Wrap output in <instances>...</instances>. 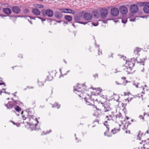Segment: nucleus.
Wrapping results in <instances>:
<instances>
[{"label": "nucleus", "instance_id": "54", "mask_svg": "<svg viewBox=\"0 0 149 149\" xmlns=\"http://www.w3.org/2000/svg\"><path fill=\"white\" fill-rule=\"evenodd\" d=\"M38 5H39L37 4L36 5H35V7H36V6H38Z\"/></svg>", "mask_w": 149, "mask_h": 149}, {"label": "nucleus", "instance_id": "57", "mask_svg": "<svg viewBox=\"0 0 149 149\" xmlns=\"http://www.w3.org/2000/svg\"><path fill=\"white\" fill-rule=\"evenodd\" d=\"M131 124L129 122H128V125H130Z\"/></svg>", "mask_w": 149, "mask_h": 149}, {"label": "nucleus", "instance_id": "12", "mask_svg": "<svg viewBox=\"0 0 149 149\" xmlns=\"http://www.w3.org/2000/svg\"><path fill=\"white\" fill-rule=\"evenodd\" d=\"M92 15L90 13H86L83 15L84 18L86 20H90L92 19Z\"/></svg>", "mask_w": 149, "mask_h": 149}, {"label": "nucleus", "instance_id": "15", "mask_svg": "<svg viewBox=\"0 0 149 149\" xmlns=\"http://www.w3.org/2000/svg\"><path fill=\"white\" fill-rule=\"evenodd\" d=\"M149 4H147L143 8L144 12L146 13H149Z\"/></svg>", "mask_w": 149, "mask_h": 149}, {"label": "nucleus", "instance_id": "39", "mask_svg": "<svg viewBox=\"0 0 149 149\" xmlns=\"http://www.w3.org/2000/svg\"><path fill=\"white\" fill-rule=\"evenodd\" d=\"M122 22L123 23H126V22H127V20H124V19H122Z\"/></svg>", "mask_w": 149, "mask_h": 149}, {"label": "nucleus", "instance_id": "64", "mask_svg": "<svg viewBox=\"0 0 149 149\" xmlns=\"http://www.w3.org/2000/svg\"><path fill=\"white\" fill-rule=\"evenodd\" d=\"M30 88H33V87H31Z\"/></svg>", "mask_w": 149, "mask_h": 149}, {"label": "nucleus", "instance_id": "24", "mask_svg": "<svg viewBox=\"0 0 149 149\" xmlns=\"http://www.w3.org/2000/svg\"><path fill=\"white\" fill-rule=\"evenodd\" d=\"M143 135V133H142L141 131H140L139 132L138 134V135H137V139H141V138L142 136Z\"/></svg>", "mask_w": 149, "mask_h": 149}, {"label": "nucleus", "instance_id": "32", "mask_svg": "<svg viewBox=\"0 0 149 149\" xmlns=\"http://www.w3.org/2000/svg\"><path fill=\"white\" fill-rule=\"evenodd\" d=\"M53 107H57L58 109L60 108V105H59L57 103H55L53 105Z\"/></svg>", "mask_w": 149, "mask_h": 149}, {"label": "nucleus", "instance_id": "23", "mask_svg": "<svg viewBox=\"0 0 149 149\" xmlns=\"http://www.w3.org/2000/svg\"><path fill=\"white\" fill-rule=\"evenodd\" d=\"M120 130V128H119L118 129H117L116 128H114L113 130H112L111 132L113 134H115V133H117Z\"/></svg>", "mask_w": 149, "mask_h": 149}, {"label": "nucleus", "instance_id": "7", "mask_svg": "<svg viewBox=\"0 0 149 149\" xmlns=\"http://www.w3.org/2000/svg\"><path fill=\"white\" fill-rule=\"evenodd\" d=\"M111 15L113 16H117L119 14L118 9L116 8H113L111 9Z\"/></svg>", "mask_w": 149, "mask_h": 149}, {"label": "nucleus", "instance_id": "4", "mask_svg": "<svg viewBox=\"0 0 149 149\" xmlns=\"http://www.w3.org/2000/svg\"><path fill=\"white\" fill-rule=\"evenodd\" d=\"M42 14L44 16H47L49 17H52L54 15L53 11L50 9H47L45 10L44 9L42 10Z\"/></svg>", "mask_w": 149, "mask_h": 149}, {"label": "nucleus", "instance_id": "41", "mask_svg": "<svg viewBox=\"0 0 149 149\" xmlns=\"http://www.w3.org/2000/svg\"><path fill=\"white\" fill-rule=\"evenodd\" d=\"M38 84L40 86H43V84L41 82H39Z\"/></svg>", "mask_w": 149, "mask_h": 149}, {"label": "nucleus", "instance_id": "11", "mask_svg": "<svg viewBox=\"0 0 149 149\" xmlns=\"http://www.w3.org/2000/svg\"><path fill=\"white\" fill-rule=\"evenodd\" d=\"M138 7L137 5H133L130 6V10L132 13H136L138 11Z\"/></svg>", "mask_w": 149, "mask_h": 149}, {"label": "nucleus", "instance_id": "40", "mask_svg": "<svg viewBox=\"0 0 149 149\" xmlns=\"http://www.w3.org/2000/svg\"><path fill=\"white\" fill-rule=\"evenodd\" d=\"M139 118H140L141 119H144V118L141 115H140L139 116Z\"/></svg>", "mask_w": 149, "mask_h": 149}, {"label": "nucleus", "instance_id": "1", "mask_svg": "<svg viewBox=\"0 0 149 149\" xmlns=\"http://www.w3.org/2000/svg\"><path fill=\"white\" fill-rule=\"evenodd\" d=\"M134 58L132 59L130 61H127L126 62V64L127 65L126 69H124L126 72H127L128 73H130V72L132 71V68L134 65L135 63Z\"/></svg>", "mask_w": 149, "mask_h": 149}, {"label": "nucleus", "instance_id": "46", "mask_svg": "<svg viewBox=\"0 0 149 149\" xmlns=\"http://www.w3.org/2000/svg\"><path fill=\"white\" fill-rule=\"evenodd\" d=\"M98 52H99L98 53V54L99 55H100V54H102V52H100L99 50H98Z\"/></svg>", "mask_w": 149, "mask_h": 149}, {"label": "nucleus", "instance_id": "18", "mask_svg": "<svg viewBox=\"0 0 149 149\" xmlns=\"http://www.w3.org/2000/svg\"><path fill=\"white\" fill-rule=\"evenodd\" d=\"M18 17H28V16H18ZM28 17H30L31 19H35V18H38L41 19V20L42 21V22L45 20V19H43L41 17H31L30 16H28Z\"/></svg>", "mask_w": 149, "mask_h": 149}, {"label": "nucleus", "instance_id": "35", "mask_svg": "<svg viewBox=\"0 0 149 149\" xmlns=\"http://www.w3.org/2000/svg\"><path fill=\"white\" fill-rule=\"evenodd\" d=\"M43 5H38V6H36V8H44Z\"/></svg>", "mask_w": 149, "mask_h": 149}, {"label": "nucleus", "instance_id": "59", "mask_svg": "<svg viewBox=\"0 0 149 149\" xmlns=\"http://www.w3.org/2000/svg\"><path fill=\"white\" fill-rule=\"evenodd\" d=\"M23 112H23V111H22V113H21L22 114H23Z\"/></svg>", "mask_w": 149, "mask_h": 149}, {"label": "nucleus", "instance_id": "19", "mask_svg": "<svg viewBox=\"0 0 149 149\" xmlns=\"http://www.w3.org/2000/svg\"><path fill=\"white\" fill-rule=\"evenodd\" d=\"M74 91H76L78 92H81L82 93V90L80 87V85L79 84H78L76 88H75Z\"/></svg>", "mask_w": 149, "mask_h": 149}, {"label": "nucleus", "instance_id": "47", "mask_svg": "<svg viewBox=\"0 0 149 149\" xmlns=\"http://www.w3.org/2000/svg\"><path fill=\"white\" fill-rule=\"evenodd\" d=\"M116 84L117 85H118L121 84H120V83H118L117 81H116Z\"/></svg>", "mask_w": 149, "mask_h": 149}, {"label": "nucleus", "instance_id": "8", "mask_svg": "<svg viewBox=\"0 0 149 149\" xmlns=\"http://www.w3.org/2000/svg\"><path fill=\"white\" fill-rule=\"evenodd\" d=\"M82 18V14H79V15L75 16L74 17V20L76 21L77 22H79V23L84 24H86L87 23V22H79V21Z\"/></svg>", "mask_w": 149, "mask_h": 149}, {"label": "nucleus", "instance_id": "25", "mask_svg": "<svg viewBox=\"0 0 149 149\" xmlns=\"http://www.w3.org/2000/svg\"><path fill=\"white\" fill-rule=\"evenodd\" d=\"M94 15L96 17H98L100 16L99 12L97 11H95L93 12Z\"/></svg>", "mask_w": 149, "mask_h": 149}, {"label": "nucleus", "instance_id": "26", "mask_svg": "<svg viewBox=\"0 0 149 149\" xmlns=\"http://www.w3.org/2000/svg\"><path fill=\"white\" fill-rule=\"evenodd\" d=\"M30 10L28 8H26L23 10V12L24 13L27 14L30 13Z\"/></svg>", "mask_w": 149, "mask_h": 149}, {"label": "nucleus", "instance_id": "63", "mask_svg": "<svg viewBox=\"0 0 149 149\" xmlns=\"http://www.w3.org/2000/svg\"><path fill=\"white\" fill-rule=\"evenodd\" d=\"M131 121H132V122H133V119H132V120H131Z\"/></svg>", "mask_w": 149, "mask_h": 149}, {"label": "nucleus", "instance_id": "22", "mask_svg": "<svg viewBox=\"0 0 149 149\" xmlns=\"http://www.w3.org/2000/svg\"><path fill=\"white\" fill-rule=\"evenodd\" d=\"M65 19L69 22H71L72 21V17L70 15H66L65 16Z\"/></svg>", "mask_w": 149, "mask_h": 149}, {"label": "nucleus", "instance_id": "31", "mask_svg": "<svg viewBox=\"0 0 149 149\" xmlns=\"http://www.w3.org/2000/svg\"><path fill=\"white\" fill-rule=\"evenodd\" d=\"M142 143H145L146 145H149V139H147L146 140H144V141H142Z\"/></svg>", "mask_w": 149, "mask_h": 149}, {"label": "nucleus", "instance_id": "17", "mask_svg": "<svg viewBox=\"0 0 149 149\" xmlns=\"http://www.w3.org/2000/svg\"><path fill=\"white\" fill-rule=\"evenodd\" d=\"M8 109H10L14 107L15 104L14 103L9 102L8 104L5 105Z\"/></svg>", "mask_w": 149, "mask_h": 149}, {"label": "nucleus", "instance_id": "21", "mask_svg": "<svg viewBox=\"0 0 149 149\" xmlns=\"http://www.w3.org/2000/svg\"><path fill=\"white\" fill-rule=\"evenodd\" d=\"M145 145L144 143H142L141 142H140L138 144L139 147L138 148L139 149H149V148H144V146Z\"/></svg>", "mask_w": 149, "mask_h": 149}, {"label": "nucleus", "instance_id": "38", "mask_svg": "<svg viewBox=\"0 0 149 149\" xmlns=\"http://www.w3.org/2000/svg\"><path fill=\"white\" fill-rule=\"evenodd\" d=\"M116 118H120L121 117V114L120 113L117 114L116 115Z\"/></svg>", "mask_w": 149, "mask_h": 149}, {"label": "nucleus", "instance_id": "55", "mask_svg": "<svg viewBox=\"0 0 149 149\" xmlns=\"http://www.w3.org/2000/svg\"><path fill=\"white\" fill-rule=\"evenodd\" d=\"M146 133H148V130H147L146 132Z\"/></svg>", "mask_w": 149, "mask_h": 149}, {"label": "nucleus", "instance_id": "42", "mask_svg": "<svg viewBox=\"0 0 149 149\" xmlns=\"http://www.w3.org/2000/svg\"><path fill=\"white\" fill-rule=\"evenodd\" d=\"M102 21L104 23H107V20H102Z\"/></svg>", "mask_w": 149, "mask_h": 149}, {"label": "nucleus", "instance_id": "45", "mask_svg": "<svg viewBox=\"0 0 149 149\" xmlns=\"http://www.w3.org/2000/svg\"><path fill=\"white\" fill-rule=\"evenodd\" d=\"M94 76L95 78L97 77H98V74H95V75H94Z\"/></svg>", "mask_w": 149, "mask_h": 149}, {"label": "nucleus", "instance_id": "6", "mask_svg": "<svg viewBox=\"0 0 149 149\" xmlns=\"http://www.w3.org/2000/svg\"><path fill=\"white\" fill-rule=\"evenodd\" d=\"M140 62V68L141 71L143 72H145L146 74H147V72L149 71V64L148 65L147 68H146V70H145V68L144 67H143V66L144 65V63L143 61Z\"/></svg>", "mask_w": 149, "mask_h": 149}, {"label": "nucleus", "instance_id": "14", "mask_svg": "<svg viewBox=\"0 0 149 149\" xmlns=\"http://www.w3.org/2000/svg\"><path fill=\"white\" fill-rule=\"evenodd\" d=\"M32 13L36 15H39L40 14V11L38 9L33 8L32 10Z\"/></svg>", "mask_w": 149, "mask_h": 149}, {"label": "nucleus", "instance_id": "48", "mask_svg": "<svg viewBox=\"0 0 149 149\" xmlns=\"http://www.w3.org/2000/svg\"><path fill=\"white\" fill-rule=\"evenodd\" d=\"M135 20V19H130V21H134Z\"/></svg>", "mask_w": 149, "mask_h": 149}, {"label": "nucleus", "instance_id": "53", "mask_svg": "<svg viewBox=\"0 0 149 149\" xmlns=\"http://www.w3.org/2000/svg\"><path fill=\"white\" fill-rule=\"evenodd\" d=\"M0 16H1L2 17H3V16L2 15H0ZM5 16H4V17Z\"/></svg>", "mask_w": 149, "mask_h": 149}, {"label": "nucleus", "instance_id": "20", "mask_svg": "<svg viewBox=\"0 0 149 149\" xmlns=\"http://www.w3.org/2000/svg\"><path fill=\"white\" fill-rule=\"evenodd\" d=\"M85 100L86 102V104L88 105H93V103L92 102H93V101L91 99H86V98H85Z\"/></svg>", "mask_w": 149, "mask_h": 149}, {"label": "nucleus", "instance_id": "62", "mask_svg": "<svg viewBox=\"0 0 149 149\" xmlns=\"http://www.w3.org/2000/svg\"><path fill=\"white\" fill-rule=\"evenodd\" d=\"M145 87H146L147 86H146V85H145Z\"/></svg>", "mask_w": 149, "mask_h": 149}, {"label": "nucleus", "instance_id": "29", "mask_svg": "<svg viewBox=\"0 0 149 149\" xmlns=\"http://www.w3.org/2000/svg\"><path fill=\"white\" fill-rule=\"evenodd\" d=\"M67 11L68 13H71L73 14H74L75 13L74 11L70 9H67Z\"/></svg>", "mask_w": 149, "mask_h": 149}, {"label": "nucleus", "instance_id": "52", "mask_svg": "<svg viewBox=\"0 0 149 149\" xmlns=\"http://www.w3.org/2000/svg\"><path fill=\"white\" fill-rule=\"evenodd\" d=\"M122 78V79H123L124 80L126 79V77H123Z\"/></svg>", "mask_w": 149, "mask_h": 149}, {"label": "nucleus", "instance_id": "43", "mask_svg": "<svg viewBox=\"0 0 149 149\" xmlns=\"http://www.w3.org/2000/svg\"><path fill=\"white\" fill-rule=\"evenodd\" d=\"M95 108H96V110L97 111H99V110L101 111V109H100L99 108H97V106H95Z\"/></svg>", "mask_w": 149, "mask_h": 149}, {"label": "nucleus", "instance_id": "50", "mask_svg": "<svg viewBox=\"0 0 149 149\" xmlns=\"http://www.w3.org/2000/svg\"><path fill=\"white\" fill-rule=\"evenodd\" d=\"M122 128L123 130H125V129H126V127H124V128L123 127Z\"/></svg>", "mask_w": 149, "mask_h": 149}, {"label": "nucleus", "instance_id": "13", "mask_svg": "<svg viewBox=\"0 0 149 149\" xmlns=\"http://www.w3.org/2000/svg\"><path fill=\"white\" fill-rule=\"evenodd\" d=\"M54 17L57 19H60L63 17L62 13L58 11H56L54 13Z\"/></svg>", "mask_w": 149, "mask_h": 149}, {"label": "nucleus", "instance_id": "44", "mask_svg": "<svg viewBox=\"0 0 149 149\" xmlns=\"http://www.w3.org/2000/svg\"><path fill=\"white\" fill-rule=\"evenodd\" d=\"M4 85V86H6V85L4 83H0V85Z\"/></svg>", "mask_w": 149, "mask_h": 149}, {"label": "nucleus", "instance_id": "36", "mask_svg": "<svg viewBox=\"0 0 149 149\" xmlns=\"http://www.w3.org/2000/svg\"><path fill=\"white\" fill-rule=\"evenodd\" d=\"M28 115L29 116L28 118L30 119H32L33 118V117L34 116L33 115H30L29 113H28Z\"/></svg>", "mask_w": 149, "mask_h": 149}, {"label": "nucleus", "instance_id": "34", "mask_svg": "<svg viewBox=\"0 0 149 149\" xmlns=\"http://www.w3.org/2000/svg\"><path fill=\"white\" fill-rule=\"evenodd\" d=\"M92 25L95 26H96L98 25V22H93L92 23Z\"/></svg>", "mask_w": 149, "mask_h": 149}, {"label": "nucleus", "instance_id": "16", "mask_svg": "<svg viewBox=\"0 0 149 149\" xmlns=\"http://www.w3.org/2000/svg\"><path fill=\"white\" fill-rule=\"evenodd\" d=\"M3 11L4 13L7 15H10L12 13L11 10L9 8H4L3 9Z\"/></svg>", "mask_w": 149, "mask_h": 149}, {"label": "nucleus", "instance_id": "2", "mask_svg": "<svg viewBox=\"0 0 149 149\" xmlns=\"http://www.w3.org/2000/svg\"><path fill=\"white\" fill-rule=\"evenodd\" d=\"M98 107H102L104 108V111L105 112L109 111L111 110L110 107L107 104H104L101 101L98 102Z\"/></svg>", "mask_w": 149, "mask_h": 149}, {"label": "nucleus", "instance_id": "10", "mask_svg": "<svg viewBox=\"0 0 149 149\" xmlns=\"http://www.w3.org/2000/svg\"><path fill=\"white\" fill-rule=\"evenodd\" d=\"M11 9L13 12L16 14H18L20 13L21 10L17 6H15L12 7Z\"/></svg>", "mask_w": 149, "mask_h": 149}, {"label": "nucleus", "instance_id": "37", "mask_svg": "<svg viewBox=\"0 0 149 149\" xmlns=\"http://www.w3.org/2000/svg\"><path fill=\"white\" fill-rule=\"evenodd\" d=\"M51 132V130H50L49 132H46V133H45L44 132H42V135H44L45 134H48V133H49V132Z\"/></svg>", "mask_w": 149, "mask_h": 149}, {"label": "nucleus", "instance_id": "33", "mask_svg": "<svg viewBox=\"0 0 149 149\" xmlns=\"http://www.w3.org/2000/svg\"><path fill=\"white\" fill-rule=\"evenodd\" d=\"M147 4H149V2H141L140 3V5L141 6H145Z\"/></svg>", "mask_w": 149, "mask_h": 149}, {"label": "nucleus", "instance_id": "56", "mask_svg": "<svg viewBox=\"0 0 149 149\" xmlns=\"http://www.w3.org/2000/svg\"><path fill=\"white\" fill-rule=\"evenodd\" d=\"M5 93H6L8 94H9H9H10V93H7L6 92H5Z\"/></svg>", "mask_w": 149, "mask_h": 149}, {"label": "nucleus", "instance_id": "60", "mask_svg": "<svg viewBox=\"0 0 149 149\" xmlns=\"http://www.w3.org/2000/svg\"><path fill=\"white\" fill-rule=\"evenodd\" d=\"M61 22V21L58 22L60 23Z\"/></svg>", "mask_w": 149, "mask_h": 149}, {"label": "nucleus", "instance_id": "5", "mask_svg": "<svg viewBox=\"0 0 149 149\" xmlns=\"http://www.w3.org/2000/svg\"><path fill=\"white\" fill-rule=\"evenodd\" d=\"M100 12L101 18L104 19L107 16L108 13V10L106 8H102L100 10Z\"/></svg>", "mask_w": 149, "mask_h": 149}, {"label": "nucleus", "instance_id": "51", "mask_svg": "<svg viewBox=\"0 0 149 149\" xmlns=\"http://www.w3.org/2000/svg\"><path fill=\"white\" fill-rule=\"evenodd\" d=\"M28 21L30 22V23L31 24H32V22H31L30 21H29V19H28Z\"/></svg>", "mask_w": 149, "mask_h": 149}, {"label": "nucleus", "instance_id": "49", "mask_svg": "<svg viewBox=\"0 0 149 149\" xmlns=\"http://www.w3.org/2000/svg\"><path fill=\"white\" fill-rule=\"evenodd\" d=\"M24 120H25L26 119V118L24 116H22Z\"/></svg>", "mask_w": 149, "mask_h": 149}, {"label": "nucleus", "instance_id": "58", "mask_svg": "<svg viewBox=\"0 0 149 149\" xmlns=\"http://www.w3.org/2000/svg\"><path fill=\"white\" fill-rule=\"evenodd\" d=\"M82 86H85V85L84 84H82Z\"/></svg>", "mask_w": 149, "mask_h": 149}, {"label": "nucleus", "instance_id": "30", "mask_svg": "<svg viewBox=\"0 0 149 149\" xmlns=\"http://www.w3.org/2000/svg\"><path fill=\"white\" fill-rule=\"evenodd\" d=\"M15 109L16 110V111L19 112L21 111V108L19 106H17L15 107H14Z\"/></svg>", "mask_w": 149, "mask_h": 149}, {"label": "nucleus", "instance_id": "27", "mask_svg": "<svg viewBox=\"0 0 149 149\" xmlns=\"http://www.w3.org/2000/svg\"><path fill=\"white\" fill-rule=\"evenodd\" d=\"M141 51V49L138 48H136L134 50V53L135 54H138V53Z\"/></svg>", "mask_w": 149, "mask_h": 149}, {"label": "nucleus", "instance_id": "9", "mask_svg": "<svg viewBox=\"0 0 149 149\" xmlns=\"http://www.w3.org/2000/svg\"><path fill=\"white\" fill-rule=\"evenodd\" d=\"M120 13L123 15L126 14L128 11V9L126 7L124 6H120L119 7Z\"/></svg>", "mask_w": 149, "mask_h": 149}, {"label": "nucleus", "instance_id": "3", "mask_svg": "<svg viewBox=\"0 0 149 149\" xmlns=\"http://www.w3.org/2000/svg\"><path fill=\"white\" fill-rule=\"evenodd\" d=\"M113 115H110L109 114L108 115L106 116L104 120H105V122L104 123V125L106 126L107 128V130L105 132L104 134L105 136H106V134L107 132H108L109 130V125H106V124L107 123V120H110L112 119V118L113 117Z\"/></svg>", "mask_w": 149, "mask_h": 149}, {"label": "nucleus", "instance_id": "28", "mask_svg": "<svg viewBox=\"0 0 149 149\" xmlns=\"http://www.w3.org/2000/svg\"><path fill=\"white\" fill-rule=\"evenodd\" d=\"M59 10L62 12L64 13H68L67 8L59 9Z\"/></svg>", "mask_w": 149, "mask_h": 149}, {"label": "nucleus", "instance_id": "61", "mask_svg": "<svg viewBox=\"0 0 149 149\" xmlns=\"http://www.w3.org/2000/svg\"><path fill=\"white\" fill-rule=\"evenodd\" d=\"M146 90L147 91H148V90L149 91V89H148L146 88Z\"/></svg>", "mask_w": 149, "mask_h": 149}]
</instances>
